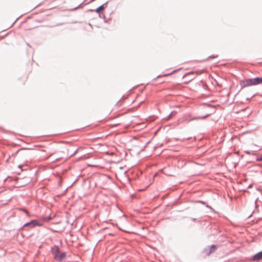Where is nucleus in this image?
<instances>
[{
    "mask_svg": "<svg viewBox=\"0 0 262 262\" xmlns=\"http://www.w3.org/2000/svg\"><path fill=\"white\" fill-rule=\"evenodd\" d=\"M170 75V74H168L167 75ZM166 75H165V76H166Z\"/></svg>",
    "mask_w": 262,
    "mask_h": 262,
    "instance_id": "nucleus-10",
    "label": "nucleus"
},
{
    "mask_svg": "<svg viewBox=\"0 0 262 262\" xmlns=\"http://www.w3.org/2000/svg\"><path fill=\"white\" fill-rule=\"evenodd\" d=\"M25 212L28 215H29V212L25 210Z\"/></svg>",
    "mask_w": 262,
    "mask_h": 262,
    "instance_id": "nucleus-9",
    "label": "nucleus"
},
{
    "mask_svg": "<svg viewBox=\"0 0 262 262\" xmlns=\"http://www.w3.org/2000/svg\"><path fill=\"white\" fill-rule=\"evenodd\" d=\"M257 161H262V154L257 158Z\"/></svg>",
    "mask_w": 262,
    "mask_h": 262,
    "instance_id": "nucleus-7",
    "label": "nucleus"
},
{
    "mask_svg": "<svg viewBox=\"0 0 262 262\" xmlns=\"http://www.w3.org/2000/svg\"><path fill=\"white\" fill-rule=\"evenodd\" d=\"M106 4H104V5L100 6L97 9H96L95 11L97 13H99L101 11L103 10L105 8V6H106Z\"/></svg>",
    "mask_w": 262,
    "mask_h": 262,
    "instance_id": "nucleus-5",
    "label": "nucleus"
},
{
    "mask_svg": "<svg viewBox=\"0 0 262 262\" xmlns=\"http://www.w3.org/2000/svg\"><path fill=\"white\" fill-rule=\"evenodd\" d=\"M52 253L54 258L58 261H61L66 257V253L61 252L57 247H54L52 249Z\"/></svg>",
    "mask_w": 262,
    "mask_h": 262,
    "instance_id": "nucleus-2",
    "label": "nucleus"
},
{
    "mask_svg": "<svg viewBox=\"0 0 262 262\" xmlns=\"http://www.w3.org/2000/svg\"><path fill=\"white\" fill-rule=\"evenodd\" d=\"M39 225L38 224L37 221L36 220H32L29 223H27L24 225V227H28L30 226L31 227H34L35 226Z\"/></svg>",
    "mask_w": 262,
    "mask_h": 262,
    "instance_id": "nucleus-3",
    "label": "nucleus"
},
{
    "mask_svg": "<svg viewBox=\"0 0 262 262\" xmlns=\"http://www.w3.org/2000/svg\"><path fill=\"white\" fill-rule=\"evenodd\" d=\"M217 56H217V55H212V56H209V57H208V59H209V58H215L217 57Z\"/></svg>",
    "mask_w": 262,
    "mask_h": 262,
    "instance_id": "nucleus-8",
    "label": "nucleus"
},
{
    "mask_svg": "<svg viewBox=\"0 0 262 262\" xmlns=\"http://www.w3.org/2000/svg\"><path fill=\"white\" fill-rule=\"evenodd\" d=\"M216 249V247L214 245H212L210 248V251L208 253V254H210L211 252H213Z\"/></svg>",
    "mask_w": 262,
    "mask_h": 262,
    "instance_id": "nucleus-6",
    "label": "nucleus"
},
{
    "mask_svg": "<svg viewBox=\"0 0 262 262\" xmlns=\"http://www.w3.org/2000/svg\"><path fill=\"white\" fill-rule=\"evenodd\" d=\"M262 259V251L258 253L254 256V260H260Z\"/></svg>",
    "mask_w": 262,
    "mask_h": 262,
    "instance_id": "nucleus-4",
    "label": "nucleus"
},
{
    "mask_svg": "<svg viewBox=\"0 0 262 262\" xmlns=\"http://www.w3.org/2000/svg\"><path fill=\"white\" fill-rule=\"evenodd\" d=\"M262 83V78L257 77L253 79H248L241 82L242 87H247Z\"/></svg>",
    "mask_w": 262,
    "mask_h": 262,
    "instance_id": "nucleus-1",
    "label": "nucleus"
}]
</instances>
